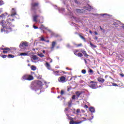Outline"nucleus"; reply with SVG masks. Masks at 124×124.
Listing matches in <instances>:
<instances>
[{"label": "nucleus", "mask_w": 124, "mask_h": 124, "mask_svg": "<svg viewBox=\"0 0 124 124\" xmlns=\"http://www.w3.org/2000/svg\"><path fill=\"white\" fill-rule=\"evenodd\" d=\"M58 9L60 13L63 12V11H64V9L63 8H58Z\"/></svg>", "instance_id": "nucleus-21"}, {"label": "nucleus", "mask_w": 124, "mask_h": 124, "mask_svg": "<svg viewBox=\"0 0 124 124\" xmlns=\"http://www.w3.org/2000/svg\"><path fill=\"white\" fill-rule=\"evenodd\" d=\"M98 38H97V36H95V37H94V39H95V40H97Z\"/></svg>", "instance_id": "nucleus-53"}, {"label": "nucleus", "mask_w": 124, "mask_h": 124, "mask_svg": "<svg viewBox=\"0 0 124 124\" xmlns=\"http://www.w3.org/2000/svg\"><path fill=\"white\" fill-rule=\"evenodd\" d=\"M69 91H70V88L68 89V92H69Z\"/></svg>", "instance_id": "nucleus-62"}, {"label": "nucleus", "mask_w": 124, "mask_h": 124, "mask_svg": "<svg viewBox=\"0 0 124 124\" xmlns=\"http://www.w3.org/2000/svg\"><path fill=\"white\" fill-rule=\"evenodd\" d=\"M3 53H4V54H9V53L8 52V51H7V50H4V51H3Z\"/></svg>", "instance_id": "nucleus-34"}, {"label": "nucleus", "mask_w": 124, "mask_h": 124, "mask_svg": "<svg viewBox=\"0 0 124 124\" xmlns=\"http://www.w3.org/2000/svg\"><path fill=\"white\" fill-rule=\"evenodd\" d=\"M90 87L91 89H93V90L97 89V83H96V82L95 81H92L90 82Z\"/></svg>", "instance_id": "nucleus-5"}, {"label": "nucleus", "mask_w": 124, "mask_h": 124, "mask_svg": "<svg viewBox=\"0 0 124 124\" xmlns=\"http://www.w3.org/2000/svg\"><path fill=\"white\" fill-rule=\"evenodd\" d=\"M81 112H82V113H84V112H85V111H84V110H83V109H81Z\"/></svg>", "instance_id": "nucleus-60"}, {"label": "nucleus", "mask_w": 124, "mask_h": 124, "mask_svg": "<svg viewBox=\"0 0 124 124\" xmlns=\"http://www.w3.org/2000/svg\"><path fill=\"white\" fill-rule=\"evenodd\" d=\"M43 85V84L41 81L35 80L32 83L31 89L36 92V91H38V89H41V87H42Z\"/></svg>", "instance_id": "nucleus-2"}, {"label": "nucleus", "mask_w": 124, "mask_h": 124, "mask_svg": "<svg viewBox=\"0 0 124 124\" xmlns=\"http://www.w3.org/2000/svg\"><path fill=\"white\" fill-rule=\"evenodd\" d=\"M1 50H6L7 52L9 53H10V52H11V49L8 47L1 48Z\"/></svg>", "instance_id": "nucleus-14"}, {"label": "nucleus", "mask_w": 124, "mask_h": 124, "mask_svg": "<svg viewBox=\"0 0 124 124\" xmlns=\"http://www.w3.org/2000/svg\"><path fill=\"white\" fill-rule=\"evenodd\" d=\"M90 45L91 46H92V47H93L94 48H95V47H96V46L93 45V44L92 43H90Z\"/></svg>", "instance_id": "nucleus-35"}, {"label": "nucleus", "mask_w": 124, "mask_h": 124, "mask_svg": "<svg viewBox=\"0 0 124 124\" xmlns=\"http://www.w3.org/2000/svg\"><path fill=\"white\" fill-rule=\"evenodd\" d=\"M39 17V15H35L33 16V20L34 22H37V18Z\"/></svg>", "instance_id": "nucleus-13"}, {"label": "nucleus", "mask_w": 124, "mask_h": 124, "mask_svg": "<svg viewBox=\"0 0 124 124\" xmlns=\"http://www.w3.org/2000/svg\"><path fill=\"white\" fill-rule=\"evenodd\" d=\"M112 85L114 87H117V86H118V84H116V83H112Z\"/></svg>", "instance_id": "nucleus-43"}, {"label": "nucleus", "mask_w": 124, "mask_h": 124, "mask_svg": "<svg viewBox=\"0 0 124 124\" xmlns=\"http://www.w3.org/2000/svg\"><path fill=\"white\" fill-rule=\"evenodd\" d=\"M81 113V111L80 110V109H77V115H79Z\"/></svg>", "instance_id": "nucleus-27"}, {"label": "nucleus", "mask_w": 124, "mask_h": 124, "mask_svg": "<svg viewBox=\"0 0 124 124\" xmlns=\"http://www.w3.org/2000/svg\"><path fill=\"white\" fill-rule=\"evenodd\" d=\"M76 94L77 96L79 97L80 96V95H81V93H80V92H77L76 93Z\"/></svg>", "instance_id": "nucleus-24"}, {"label": "nucleus", "mask_w": 124, "mask_h": 124, "mask_svg": "<svg viewBox=\"0 0 124 124\" xmlns=\"http://www.w3.org/2000/svg\"><path fill=\"white\" fill-rule=\"evenodd\" d=\"M75 97H76V95H73L72 97V99H75Z\"/></svg>", "instance_id": "nucleus-40"}, {"label": "nucleus", "mask_w": 124, "mask_h": 124, "mask_svg": "<svg viewBox=\"0 0 124 124\" xmlns=\"http://www.w3.org/2000/svg\"><path fill=\"white\" fill-rule=\"evenodd\" d=\"M77 56H78V57H83V54L79 52L78 53Z\"/></svg>", "instance_id": "nucleus-28"}, {"label": "nucleus", "mask_w": 124, "mask_h": 124, "mask_svg": "<svg viewBox=\"0 0 124 124\" xmlns=\"http://www.w3.org/2000/svg\"><path fill=\"white\" fill-rule=\"evenodd\" d=\"M100 15L101 16H104L105 15H107V14H101Z\"/></svg>", "instance_id": "nucleus-47"}, {"label": "nucleus", "mask_w": 124, "mask_h": 124, "mask_svg": "<svg viewBox=\"0 0 124 124\" xmlns=\"http://www.w3.org/2000/svg\"><path fill=\"white\" fill-rule=\"evenodd\" d=\"M59 82L60 83H64L65 82V77L62 76L58 78Z\"/></svg>", "instance_id": "nucleus-8"}, {"label": "nucleus", "mask_w": 124, "mask_h": 124, "mask_svg": "<svg viewBox=\"0 0 124 124\" xmlns=\"http://www.w3.org/2000/svg\"><path fill=\"white\" fill-rule=\"evenodd\" d=\"M6 57H7V56H6V55L1 56V58H3V59H5V58H6Z\"/></svg>", "instance_id": "nucleus-38"}, {"label": "nucleus", "mask_w": 124, "mask_h": 124, "mask_svg": "<svg viewBox=\"0 0 124 124\" xmlns=\"http://www.w3.org/2000/svg\"><path fill=\"white\" fill-rule=\"evenodd\" d=\"M38 56H39V57H40L41 58L44 57V55H43L42 53L38 54Z\"/></svg>", "instance_id": "nucleus-29"}, {"label": "nucleus", "mask_w": 124, "mask_h": 124, "mask_svg": "<svg viewBox=\"0 0 124 124\" xmlns=\"http://www.w3.org/2000/svg\"><path fill=\"white\" fill-rule=\"evenodd\" d=\"M89 110L92 113H94V112H95V109L94 108L92 107L89 108Z\"/></svg>", "instance_id": "nucleus-15"}, {"label": "nucleus", "mask_w": 124, "mask_h": 124, "mask_svg": "<svg viewBox=\"0 0 124 124\" xmlns=\"http://www.w3.org/2000/svg\"><path fill=\"white\" fill-rule=\"evenodd\" d=\"M79 36L81 39H83V40H85V38L84 37V36L81 35H79Z\"/></svg>", "instance_id": "nucleus-41"}, {"label": "nucleus", "mask_w": 124, "mask_h": 124, "mask_svg": "<svg viewBox=\"0 0 124 124\" xmlns=\"http://www.w3.org/2000/svg\"><path fill=\"white\" fill-rule=\"evenodd\" d=\"M73 44L75 45V46H77V44H76L75 43H73Z\"/></svg>", "instance_id": "nucleus-56"}, {"label": "nucleus", "mask_w": 124, "mask_h": 124, "mask_svg": "<svg viewBox=\"0 0 124 124\" xmlns=\"http://www.w3.org/2000/svg\"><path fill=\"white\" fill-rule=\"evenodd\" d=\"M61 94H62H62H64V91L62 90L61 92Z\"/></svg>", "instance_id": "nucleus-39"}, {"label": "nucleus", "mask_w": 124, "mask_h": 124, "mask_svg": "<svg viewBox=\"0 0 124 124\" xmlns=\"http://www.w3.org/2000/svg\"><path fill=\"white\" fill-rule=\"evenodd\" d=\"M38 7V3L32 2L31 3V9L32 10H34Z\"/></svg>", "instance_id": "nucleus-7"}, {"label": "nucleus", "mask_w": 124, "mask_h": 124, "mask_svg": "<svg viewBox=\"0 0 124 124\" xmlns=\"http://www.w3.org/2000/svg\"><path fill=\"white\" fill-rule=\"evenodd\" d=\"M89 72H90V73H93V71L90 69L89 70Z\"/></svg>", "instance_id": "nucleus-49"}, {"label": "nucleus", "mask_w": 124, "mask_h": 124, "mask_svg": "<svg viewBox=\"0 0 124 124\" xmlns=\"http://www.w3.org/2000/svg\"><path fill=\"white\" fill-rule=\"evenodd\" d=\"M31 60H33V61H36V60H38V58H37L36 56L33 55L31 57Z\"/></svg>", "instance_id": "nucleus-18"}, {"label": "nucleus", "mask_w": 124, "mask_h": 124, "mask_svg": "<svg viewBox=\"0 0 124 124\" xmlns=\"http://www.w3.org/2000/svg\"><path fill=\"white\" fill-rule=\"evenodd\" d=\"M120 76H121L122 77H124V74H120Z\"/></svg>", "instance_id": "nucleus-58"}, {"label": "nucleus", "mask_w": 124, "mask_h": 124, "mask_svg": "<svg viewBox=\"0 0 124 124\" xmlns=\"http://www.w3.org/2000/svg\"><path fill=\"white\" fill-rule=\"evenodd\" d=\"M80 46H82V44H80L79 45H77V47H80Z\"/></svg>", "instance_id": "nucleus-46"}, {"label": "nucleus", "mask_w": 124, "mask_h": 124, "mask_svg": "<svg viewBox=\"0 0 124 124\" xmlns=\"http://www.w3.org/2000/svg\"><path fill=\"white\" fill-rule=\"evenodd\" d=\"M93 34H95V35H97V34H98V33L96 32V31H94L93 33Z\"/></svg>", "instance_id": "nucleus-42"}, {"label": "nucleus", "mask_w": 124, "mask_h": 124, "mask_svg": "<svg viewBox=\"0 0 124 124\" xmlns=\"http://www.w3.org/2000/svg\"><path fill=\"white\" fill-rule=\"evenodd\" d=\"M79 52V50H77L76 52H74V54L76 56H77L78 54L77 52Z\"/></svg>", "instance_id": "nucleus-45"}, {"label": "nucleus", "mask_w": 124, "mask_h": 124, "mask_svg": "<svg viewBox=\"0 0 124 124\" xmlns=\"http://www.w3.org/2000/svg\"><path fill=\"white\" fill-rule=\"evenodd\" d=\"M121 28H122L123 29H124V24H123Z\"/></svg>", "instance_id": "nucleus-59"}, {"label": "nucleus", "mask_w": 124, "mask_h": 124, "mask_svg": "<svg viewBox=\"0 0 124 124\" xmlns=\"http://www.w3.org/2000/svg\"><path fill=\"white\" fill-rule=\"evenodd\" d=\"M97 80L98 82H100V83H104V81H105V80L102 78H98Z\"/></svg>", "instance_id": "nucleus-16"}, {"label": "nucleus", "mask_w": 124, "mask_h": 124, "mask_svg": "<svg viewBox=\"0 0 124 124\" xmlns=\"http://www.w3.org/2000/svg\"><path fill=\"white\" fill-rule=\"evenodd\" d=\"M83 122H84V121H80L77 122H75L74 121H71L70 122V124H82Z\"/></svg>", "instance_id": "nucleus-10"}, {"label": "nucleus", "mask_w": 124, "mask_h": 124, "mask_svg": "<svg viewBox=\"0 0 124 124\" xmlns=\"http://www.w3.org/2000/svg\"><path fill=\"white\" fill-rule=\"evenodd\" d=\"M64 111L66 113H67V112H69V111L68 110V108H66Z\"/></svg>", "instance_id": "nucleus-36"}, {"label": "nucleus", "mask_w": 124, "mask_h": 124, "mask_svg": "<svg viewBox=\"0 0 124 124\" xmlns=\"http://www.w3.org/2000/svg\"><path fill=\"white\" fill-rule=\"evenodd\" d=\"M31 70H33V71H34L35 70H36V67L34 65L31 66Z\"/></svg>", "instance_id": "nucleus-19"}, {"label": "nucleus", "mask_w": 124, "mask_h": 124, "mask_svg": "<svg viewBox=\"0 0 124 124\" xmlns=\"http://www.w3.org/2000/svg\"><path fill=\"white\" fill-rule=\"evenodd\" d=\"M90 33H91V34L93 35V32L92 31H89Z\"/></svg>", "instance_id": "nucleus-51"}, {"label": "nucleus", "mask_w": 124, "mask_h": 124, "mask_svg": "<svg viewBox=\"0 0 124 124\" xmlns=\"http://www.w3.org/2000/svg\"><path fill=\"white\" fill-rule=\"evenodd\" d=\"M41 41H45V39L44 37H40Z\"/></svg>", "instance_id": "nucleus-31"}, {"label": "nucleus", "mask_w": 124, "mask_h": 124, "mask_svg": "<svg viewBox=\"0 0 124 124\" xmlns=\"http://www.w3.org/2000/svg\"><path fill=\"white\" fill-rule=\"evenodd\" d=\"M113 24H114V25H116V26H115L116 27H118V25H117V23L114 22Z\"/></svg>", "instance_id": "nucleus-50"}, {"label": "nucleus", "mask_w": 124, "mask_h": 124, "mask_svg": "<svg viewBox=\"0 0 124 124\" xmlns=\"http://www.w3.org/2000/svg\"><path fill=\"white\" fill-rule=\"evenodd\" d=\"M84 62H85V63L86 64H88V62L87 61V60H86V59H84Z\"/></svg>", "instance_id": "nucleus-48"}, {"label": "nucleus", "mask_w": 124, "mask_h": 124, "mask_svg": "<svg viewBox=\"0 0 124 124\" xmlns=\"http://www.w3.org/2000/svg\"><path fill=\"white\" fill-rule=\"evenodd\" d=\"M53 74L55 76H59L60 75V71H57L53 72Z\"/></svg>", "instance_id": "nucleus-20"}, {"label": "nucleus", "mask_w": 124, "mask_h": 124, "mask_svg": "<svg viewBox=\"0 0 124 124\" xmlns=\"http://www.w3.org/2000/svg\"><path fill=\"white\" fill-rule=\"evenodd\" d=\"M11 15H9L8 16V18L6 20H2L0 22L1 26H2L3 28L1 29V32H4V33H8V32H10V31H13V28H14V25H13L10 23V16L11 17H13L15 16V15H17V13H16V9L13 8L11 12Z\"/></svg>", "instance_id": "nucleus-1"}, {"label": "nucleus", "mask_w": 124, "mask_h": 124, "mask_svg": "<svg viewBox=\"0 0 124 124\" xmlns=\"http://www.w3.org/2000/svg\"><path fill=\"white\" fill-rule=\"evenodd\" d=\"M12 21H14V19H12Z\"/></svg>", "instance_id": "nucleus-64"}, {"label": "nucleus", "mask_w": 124, "mask_h": 124, "mask_svg": "<svg viewBox=\"0 0 124 124\" xmlns=\"http://www.w3.org/2000/svg\"><path fill=\"white\" fill-rule=\"evenodd\" d=\"M78 51L82 53V54H83L84 57H86V58L89 57V55H88L87 54V52L86 51L81 49H79Z\"/></svg>", "instance_id": "nucleus-9"}, {"label": "nucleus", "mask_w": 124, "mask_h": 124, "mask_svg": "<svg viewBox=\"0 0 124 124\" xmlns=\"http://www.w3.org/2000/svg\"><path fill=\"white\" fill-rule=\"evenodd\" d=\"M67 47H70L69 44H67Z\"/></svg>", "instance_id": "nucleus-54"}, {"label": "nucleus", "mask_w": 124, "mask_h": 124, "mask_svg": "<svg viewBox=\"0 0 124 124\" xmlns=\"http://www.w3.org/2000/svg\"><path fill=\"white\" fill-rule=\"evenodd\" d=\"M87 10L91 11L92 10V6L88 5L87 6L84 7V9H77V12L78 13H85L87 12Z\"/></svg>", "instance_id": "nucleus-3"}, {"label": "nucleus", "mask_w": 124, "mask_h": 124, "mask_svg": "<svg viewBox=\"0 0 124 124\" xmlns=\"http://www.w3.org/2000/svg\"><path fill=\"white\" fill-rule=\"evenodd\" d=\"M4 18H5V17L4 16V15H1V16H0V19H1V20H3Z\"/></svg>", "instance_id": "nucleus-26"}, {"label": "nucleus", "mask_w": 124, "mask_h": 124, "mask_svg": "<svg viewBox=\"0 0 124 124\" xmlns=\"http://www.w3.org/2000/svg\"><path fill=\"white\" fill-rule=\"evenodd\" d=\"M22 80H27V81H31V80H33V77H32L31 75H24L22 78Z\"/></svg>", "instance_id": "nucleus-4"}, {"label": "nucleus", "mask_w": 124, "mask_h": 124, "mask_svg": "<svg viewBox=\"0 0 124 124\" xmlns=\"http://www.w3.org/2000/svg\"><path fill=\"white\" fill-rule=\"evenodd\" d=\"M14 55H12V54H9L8 55V59H13V58H14Z\"/></svg>", "instance_id": "nucleus-22"}, {"label": "nucleus", "mask_w": 124, "mask_h": 124, "mask_svg": "<svg viewBox=\"0 0 124 124\" xmlns=\"http://www.w3.org/2000/svg\"><path fill=\"white\" fill-rule=\"evenodd\" d=\"M29 46V43L27 42H21L20 44L19 45V48L21 49H24V48L26 47H28Z\"/></svg>", "instance_id": "nucleus-6"}, {"label": "nucleus", "mask_w": 124, "mask_h": 124, "mask_svg": "<svg viewBox=\"0 0 124 124\" xmlns=\"http://www.w3.org/2000/svg\"><path fill=\"white\" fill-rule=\"evenodd\" d=\"M41 28L42 29H44V26H43V25H41Z\"/></svg>", "instance_id": "nucleus-57"}, {"label": "nucleus", "mask_w": 124, "mask_h": 124, "mask_svg": "<svg viewBox=\"0 0 124 124\" xmlns=\"http://www.w3.org/2000/svg\"><path fill=\"white\" fill-rule=\"evenodd\" d=\"M56 45H57V43L55 41L52 42L51 47V50H54V48H55V46H56Z\"/></svg>", "instance_id": "nucleus-12"}, {"label": "nucleus", "mask_w": 124, "mask_h": 124, "mask_svg": "<svg viewBox=\"0 0 124 124\" xmlns=\"http://www.w3.org/2000/svg\"><path fill=\"white\" fill-rule=\"evenodd\" d=\"M4 4V2L2 0H0V5H3Z\"/></svg>", "instance_id": "nucleus-33"}, {"label": "nucleus", "mask_w": 124, "mask_h": 124, "mask_svg": "<svg viewBox=\"0 0 124 124\" xmlns=\"http://www.w3.org/2000/svg\"><path fill=\"white\" fill-rule=\"evenodd\" d=\"M91 116H92V118H90L89 119V120L90 121H91V120H93V114H91Z\"/></svg>", "instance_id": "nucleus-32"}, {"label": "nucleus", "mask_w": 124, "mask_h": 124, "mask_svg": "<svg viewBox=\"0 0 124 124\" xmlns=\"http://www.w3.org/2000/svg\"><path fill=\"white\" fill-rule=\"evenodd\" d=\"M68 107H71V105H72V100L68 102Z\"/></svg>", "instance_id": "nucleus-23"}, {"label": "nucleus", "mask_w": 124, "mask_h": 124, "mask_svg": "<svg viewBox=\"0 0 124 124\" xmlns=\"http://www.w3.org/2000/svg\"><path fill=\"white\" fill-rule=\"evenodd\" d=\"M19 56H28V53H21Z\"/></svg>", "instance_id": "nucleus-25"}, {"label": "nucleus", "mask_w": 124, "mask_h": 124, "mask_svg": "<svg viewBox=\"0 0 124 124\" xmlns=\"http://www.w3.org/2000/svg\"><path fill=\"white\" fill-rule=\"evenodd\" d=\"M100 29L101 31H103V32H105V30H103V29H102V28H101V26H100Z\"/></svg>", "instance_id": "nucleus-37"}, {"label": "nucleus", "mask_w": 124, "mask_h": 124, "mask_svg": "<svg viewBox=\"0 0 124 124\" xmlns=\"http://www.w3.org/2000/svg\"><path fill=\"white\" fill-rule=\"evenodd\" d=\"M60 96H59L58 97H57V98H60Z\"/></svg>", "instance_id": "nucleus-63"}, {"label": "nucleus", "mask_w": 124, "mask_h": 124, "mask_svg": "<svg viewBox=\"0 0 124 124\" xmlns=\"http://www.w3.org/2000/svg\"><path fill=\"white\" fill-rule=\"evenodd\" d=\"M75 2L76 3H78V1H77V0H75Z\"/></svg>", "instance_id": "nucleus-55"}, {"label": "nucleus", "mask_w": 124, "mask_h": 124, "mask_svg": "<svg viewBox=\"0 0 124 124\" xmlns=\"http://www.w3.org/2000/svg\"><path fill=\"white\" fill-rule=\"evenodd\" d=\"M46 67L47 68V69H50L51 66H50V64H49V63L46 62Z\"/></svg>", "instance_id": "nucleus-17"}, {"label": "nucleus", "mask_w": 124, "mask_h": 124, "mask_svg": "<svg viewBox=\"0 0 124 124\" xmlns=\"http://www.w3.org/2000/svg\"><path fill=\"white\" fill-rule=\"evenodd\" d=\"M43 53L44 54V53H45V50H43Z\"/></svg>", "instance_id": "nucleus-61"}, {"label": "nucleus", "mask_w": 124, "mask_h": 124, "mask_svg": "<svg viewBox=\"0 0 124 124\" xmlns=\"http://www.w3.org/2000/svg\"><path fill=\"white\" fill-rule=\"evenodd\" d=\"M45 42H47V43H49L50 42V41H49V40L46 41V40H45Z\"/></svg>", "instance_id": "nucleus-52"}, {"label": "nucleus", "mask_w": 124, "mask_h": 124, "mask_svg": "<svg viewBox=\"0 0 124 124\" xmlns=\"http://www.w3.org/2000/svg\"><path fill=\"white\" fill-rule=\"evenodd\" d=\"M82 73H83V74H86L87 71H86V70H82L81 71Z\"/></svg>", "instance_id": "nucleus-30"}, {"label": "nucleus", "mask_w": 124, "mask_h": 124, "mask_svg": "<svg viewBox=\"0 0 124 124\" xmlns=\"http://www.w3.org/2000/svg\"><path fill=\"white\" fill-rule=\"evenodd\" d=\"M33 28L35 29L36 30V29H38V27L33 25Z\"/></svg>", "instance_id": "nucleus-44"}, {"label": "nucleus", "mask_w": 124, "mask_h": 124, "mask_svg": "<svg viewBox=\"0 0 124 124\" xmlns=\"http://www.w3.org/2000/svg\"><path fill=\"white\" fill-rule=\"evenodd\" d=\"M69 11V13L68 14H67V15H69L70 16H71V18H72V19H74V20H76V17H75L74 16H73V14H72V13H71L70 12V11Z\"/></svg>", "instance_id": "nucleus-11"}]
</instances>
